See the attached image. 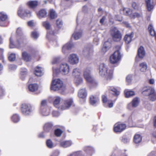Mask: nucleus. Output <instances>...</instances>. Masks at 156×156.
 <instances>
[{
    "mask_svg": "<svg viewBox=\"0 0 156 156\" xmlns=\"http://www.w3.org/2000/svg\"><path fill=\"white\" fill-rule=\"evenodd\" d=\"M23 33L21 29L18 28L16 34H12L9 39V47L10 48L20 47L24 43L25 38L23 36Z\"/></svg>",
    "mask_w": 156,
    "mask_h": 156,
    "instance_id": "1",
    "label": "nucleus"
},
{
    "mask_svg": "<svg viewBox=\"0 0 156 156\" xmlns=\"http://www.w3.org/2000/svg\"><path fill=\"white\" fill-rule=\"evenodd\" d=\"M99 70L100 75L104 77L106 80H110L112 79L113 70L108 69L104 63L100 64Z\"/></svg>",
    "mask_w": 156,
    "mask_h": 156,
    "instance_id": "2",
    "label": "nucleus"
},
{
    "mask_svg": "<svg viewBox=\"0 0 156 156\" xmlns=\"http://www.w3.org/2000/svg\"><path fill=\"white\" fill-rule=\"evenodd\" d=\"M51 89L54 91L59 90L63 92L66 89V87L62 82L59 79L53 80L51 85Z\"/></svg>",
    "mask_w": 156,
    "mask_h": 156,
    "instance_id": "3",
    "label": "nucleus"
},
{
    "mask_svg": "<svg viewBox=\"0 0 156 156\" xmlns=\"http://www.w3.org/2000/svg\"><path fill=\"white\" fill-rule=\"evenodd\" d=\"M83 76L86 81L89 83L91 87H96L98 85V83L91 76L90 71L86 69L83 73Z\"/></svg>",
    "mask_w": 156,
    "mask_h": 156,
    "instance_id": "4",
    "label": "nucleus"
},
{
    "mask_svg": "<svg viewBox=\"0 0 156 156\" xmlns=\"http://www.w3.org/2000/svg\"><path fill=\"white\" fill-rule=\"evenodd\" d=\"M127 125L124 123L118 122L114 125L113 130L116 133H120L124 131L126 128Z\"/></svg>",
    "mask_w": 156,
    "mask_h": 156,
    "instance_id": "5",
    "label": "nucleus"
},
{
    "mask_svg": "<svg viewBox=\"0 0 156 156\" xmlns=\"http://www.w3.org/2000/svg\"><path fill=\"white\" fill-rule=\"evenodd\" d=\"M17 15L20 18L24 19L26 17H29L31 16V12L27 9H24L21 6L18 9Z\"/></svg>",
    "mask_w": 156,
    "mask_h": 156,
    "instance_id": "6",
    "label": "nucleus"
},
{
    "mask_svg": "<svg viewBox=\"0 0 156 156\" xmlns=\"http://www.w3.org/2000/svg\"><path fill=\"white\" fill-rule=\"evenodd\" d=\"M20 110L23 114L26 116L30 115L33 111L31 105L27 103L22 104Z\"/></svg>",
    "mask_w": 156,
    "mask_h": 156,
    "instance_id": "7",
    "label": "nucleus"
},
{
    "mask_svg": "<svg viewBox=\"0 0 156 156\" xmlns=\"http://www.w3.org/2000/svg\"><path fill=\"white\" fill-rule=\"evenodd\" d=\"M121 55L119 50L115 51L110 57L109 61L111 63L115 64L117 63L121 59Z\"/></svg>",
    "mask_w": 156,
    "mask_h": 156,
    "instance_id": "8",
    "label": "nucleus"
},
{
    "mask_svg": "<svg viewBox=\"0 0 156 156\" xmlns=\"http://www.w3.org/2000/svg\"><path fill=\"white\" fill-rule=\"evenodd\" d=\"M73 104V101L72 98H69L64 100L63 104L61 106V109L64 110L69 109Z\"/></svg>",
    "mask_w": 156,
    "mask_h": 156,
    "instance_id": "9",
    "label": "nucleus"
},
{
    "mask_svg": "<svg viewBox=\"0 0 156 156\" xmlns=\"http://www.w3.org/2000/svg\"><path fill=\"white\" fill-rule=\"evenodd\" d=\"M112 30L113 33H112L111 34L113 40L115 41H120L122 38V35L120 31L115 27Z\"/></svg>",
    "mask_w": 156,
    "mask_h": 156,
    "instance_id": "10",
    "label": "nucleus"
},
{
    "mask_svg": "<svg viewBox=\"0 0 156 156\" xmlns=\"http://www.w3.org/2000/svg\"><path fill=\"white\" fill-rule=\"evenodd\" d=\"M108 90L110 95L115 96L117 98L120 94V92L117 87L114 86H109L108 87Z\"/></svg>",
    "mask_w": 156,
    "mask_h": 156,
    "instance_id": "11",
    "label": "nucleus"
},
{
    "mask_svg": "<svg viewBox=\"0 0 156 156\" xmlns=\"http://www.w3.org/2000/svg\"><path fill=\"white\" fill-rule=\"evenodd\" d=\"M147 10L150 12L156 5V0H145Z\"/></svg>",
    "mask_w": 156,
    "mask_h": 156,
    "instance_id": "12",
    "label": "nucleus"
},
{
    "mask_svg": "<svg viewBox=\"0 0 156 156\" xmlns=\"http://www.w3.org/2000/svg\"><path fill=\"white\" fill-rule=\"evenodd\" d=\"M59 70L62 74H67L69 72V67L67 64H62L60 65Z\"/></svg>",
    "mask_w": 156,
    "mask_h": 156,
    "instance_id": "13",
    "label": "nucleus"
},
{
    "mask_svg": "<svg viewBox=\"0 0 156 156\" xmlns=\"http://www.w3.org/2000/svg\"><path fill=\"white\" fill-rule=\"evenodd\" d=\"M26 5L29 8L34 9L38 6V2L36 0H30L27 3Z\"/></svg>",
    "mask_w": 156,
    "mask_h": 156,
    "instance_id": "14",
    "label": "nucleus"
},
{
    "mask_svg": "<svg viewBox=\"0 0 156 156\" xmlns=\"http://www.w3.org/2000/svg\"><path fill=\"white\" fill-rule=\"evenodd\" d=\"M69 60L70 63L74 64L78 63L79 62V58L76 55L72 54L70 55L69 56Z\"/></svg>",
    "mask_w": 156,
    "mask_h": 156,
    "instance_id": "15",
    "label": "nucleus"
},
{
    "mask_svg": "<svg viewBox=\"0 0 156 156\" xmlns=\"http://www.w3.org/2000/svg\"><path fill=\"white\" fill-rule=\"evenodd\" d=\"M154 89L151 87H145L141 89L142 94L145 96H149L150 95L152 90Z\"/></svg>",
    "mask_w": 156,
    "mask_h": 156,
    "instance_id": "16",
    "label": "nucleus"
},
{
    "mask_svg": "<svg viewBox=\"0 0 156 156\" xmlns=\"http://www.w3.org/2000/svg\"><path fill=\"white\" fill-rule=\"evenodd\" d=\"M145 51L144 47L141 46L138 49L137 55L140 58H143L145 55Z\"/></svg>",
    "mask_w": 156,
    "mask_h": 156,
    "instance_id": "17",
    "label": "nucleus"
},
{
    "mask_svg": "<svg viewBox=\"0 0 156 156\" xmlns=\"http://www.w3.org/2000/svg\"><path fill=\"white\" fill-rule=\"evenodd\" d=\"M87 95V91L85 88L81 89L79 90L78 93V96L80 98H86Z\"/></svg>",
    "mask_w": 156,
    "mask_h": 156,
    "instance_id": "18",
    "label": "nucleus"
},
{
    "mask_svg": "<svg viewBox=\"0 0 156 156\" xmlns=\"http://www.w3.org/2000/svg\"><path fill=\"white\" fill-rule=\"evenodd\" d=\"M112 46V43L108 41H106L105 42L103 48H102V51L104 52H106Z\"/></svg>",
    "mask_w": 156,
    "mask_h": 156,
    "instance_id": "19",
    "label": "nucleus"
},
{
    "mask_svg": "<svg viewBox=\"0 0 156 156\" xmlns=\"http://www.w3.org/2000/svg\"><path fill=\"white\" fill-rule=\"evenodd\" d=\"M53 127V125L51 123H46L44 126V130L46 132L51 131Z\"/></svg>",
    "mask_w": 156,
    "mask_h": 156,
    "instance_id": "20",
    "label": "nucleus"
},
{
    "mask_svg": "<svg viewBox=\"0 0 156 156\" xmlns=\"http://www.w3.org/2000/svg\"><path fill=\"white\" fill-rule=\"evenodd\" d=\"M99 101V98L97 96L91 95L89 97V102L90 104L94 105Z\"/></svg>",
    "mask_w": 156,
    "mask_h": 156,
    "instance_id": "21",
    "label": "nucleus"
},
{
    "mask_svg": "<svg viewBox=\"0 0 156 156\" xmlns=\"http://www.w3.org/2000/svg\"><path fill=\"white\" fill-rule=\"evenodd\" d=\"M58 31V30H53L51 28H50V29L47 30V38H50L51 37L54 36L55 34L57 33Z\"/></svg>",
    "mask_w": 156,
    "mask_h": 156,
    "instance_id": "22",
    "label": "nucleus"
},
{
    "mask_svg": "<svg viewBox=\"0 0 156 156\" xmlns=\"http://www.w3.org/2000/svg\"><path fill=\"white\" fill-rule=\"evenodd\" d=\"M38 86L36 83H32L29 85L28 88L29 90L31 92H35L38 89Z\"/></svg>",
    "mask_w": 156,
    "mask_h": 156,
    "instance_id": "23",
    "label": "nucleus"
},
{
    "mask_svg": "<svg viewBox=\"0 0 156 156\" xmlns=\"http://www.w3.org/2000/svg\"><path fill=\"white\" fill-rule=\"evenodd\" d=\"M133 33L131 32L129 34H126L124 38V40L126 44H129L132 41L133 37Z\"/></svg>",
    "mask_w": 156,
    "mask_h": 156,
    "instance_id": "24",
    "label": "nucleus"
},
{
    "mask_svg": "<svg viewBox=\"0 0 156 156\" xmlns=\"http://www.w3.org/2000/svg\"><path fill=\"white\" fill-rule=\"evenodd\" d=\"M47 15L46 11L44 9H40L37 13V15L39 18H44L46 17Z\"/></svg>",
    "mask_w": 156,
    "mask_h": 156,
    "instance_id": "25",
    "label": "nucleus"
},
{
    "mask_svg": "<svg viewBox=\"0 0 156 156\" xmlns=\"http://www.w3.org/2000/svg\"><path fill=\"white\" fill-rule=\"evenodd\" d=\"M93 51L89 47L84 48L83 50V55L87 56H89L93 54Z\"/></svg>",
    "mask_w": 156,
    "mask_h": 156,
    "instance_id": "26",
    "label": "nucleus"
},
{
    "mask_svg": "<svg viewBox=\"0 0 156 156\" xmlns=\"http://www.w3.org/2000/svg\"><path fill=\"white\" fill-rule=\"evenodd\" d=\"M42 68L38 66L36 67L34 71V74L37 76H40L43 74Z\"/></svg>",
    "mask_w": 156,
    "mask_h": 156,
    "instance_id": "27",
    "label": "nucleus"
},
{
    "mask_svg": "<svg viewBox=\"0 0 156 156\" xmlns=\"http://www.w3.org/2000/svg\"><path fill=\"white\" fill-rule=\"evenodd\" d=\"M22 57L23 59L27 62L30 61L31 59L30 55L26 51H23L22 52Z\"/></svg>",
    "mask_w": 156,
    "mask_h": 156,
    "instance_id": "28",
    "label": "nucleus"
},
{
    "mask_svg": "<svg viewBox=\"0 0 156 156\" xmlns=\"http://www.w3.org/2000/svg\"><path fill=\"white\" fill-rule=\"evenodd\" d=\"M142 137L139 134H136L133 137V141L135 144H139L142 140Z\"/></svg>",
    "mask_w": 156,
    "mask_h": 156,
    "instance_id": "29",
    "label": "nucleus"
},
{
    "mask_svg": "<svg viewBox=\"0 0 156 156\" xmlns=\"http://www.w3.org/2000/svg\"><path fill=\"white\" fill-rule=\"evenodd\" d=\"M72 144V142L70 140L64 141L60 143V145L62 147L66 148L71 146Z\"/></svg>",
    "mask_w": 156,
    "mask_h": 156,
    "instance_id": "30",
    "label": "nucleus"
},
{
    "mask_svg": "<svg viewBox=\"0 0 156 156\" xmlns=\"http://www.w3.org/2000/svg\"><path fill=\"white\" fill-rule=\"evenodd\" d=\"M27 74V69L25 68H23L20 72V78L22 80H24Z\"/></svg>",
    "mask_w": 156,
    "mask_h": 156,
    "instance_id": "31",
    "label": "nucleus"
},
{
    "mask_svg": "<svg viewBox=\"0 0 156 156\" xmlns=\"http://www.w3.org/2000/svg\"><path fill=\"white\" fill-rule=\"evenodd\" d=\"M61 98L58 96L56 97L55 98L53 101V105L56 108H59V104L61 101Z\"/></svg>",
    "mask_w": 156,
    "mask_h": 156,
    "instance_id": "32",
    "label": "nucleus"
},
{
    "mask_svg": "<svg viewBox=\"0 0 156 156\" xmlns=\"http://www.w3.org/2000/svg\"><path fill=\"white\" fill-rule=\"evenodd\" d=\"M48 15L51 20L55 19L57 16L56 13L53 9H50L49 10Z\"/></svg>",
    "mask_w": 156,
    "mask_h": 156,
    "instance_id": "33",
    "label": "nucleus"
},
{
    "mask_svg": "<svg viewBox=\"0 0 156 156\" xmlns=\"http://www.w3.org/2000/svg\"><path fill=\"white\" fill-rule=\"evenodd\" d=\"M150 100L152 101H154L156 100V93L154 89L152 90L149 96Z\"/></svg>",
    "mask_w": 156,
    "mask_h": 156,
    "instance_id": "34",
    "label": "nucleus"
},
{
    "mask_svg": "<svg viewBox=\"0 0 156 156\" xmlns=\"http://www.w3.org/2000/svg\"><path fill=\"white\" fill-rule=\"evenodd\" d=\"M42 26L47 30L50 29L51 28V26L50 23L48 21H43L42 23Z\"/></svg>",
    "mask_w": 156,
    "mask_h": 156,
    "instance_id": "35",
    "label": "nucleus"
},
{
    "mask_svg": "<svg viewBox=\"0 0 156 156\" xmlns=\"http://www.w3.org/2000/svg\"><path fill=\"white\" fill-rule=\"evenodd\" d=\"M72 46V45L70 43L66 44L63 46L62 49V51L65 53L67 50L71 49Z\"/></svg>",
    "mask_w": 156,
    "mask_h": 156,
    "instance_id": "36",
    "label": "nucleus"
},
{
    "mask_svg": "<svg viewBox=\"0 0 156 156\" xmlns=\"http://www.w3.org/2000/svg\"><path fill=\"white\" fill-rule=\"evenodd\" d=\"M148 30L150 35L152 36L154 35L156 33L154 27L151 24H150L149 25L148 27Z\"/></svg>",
    "mask_w": 156,
    "mask_h": 156,
    "instance_id": "37",
    "label": "nucleus"
},
{
    "mask_svg": "<svg viewBox=\"0 0 156 156\" xmlns=\"http://www.w3.org/2000/svg\"><path fill=\"white\" fill-rule=\"evenodd\" d=\"M139 68L141 72H145L147 68V65L145 62L141 63L139 64Z\"/></svg>",
    "mask_w": 156,
    "mask_h": 156,
    "instance_id": "38",
    "label": "nucleus"
},
{
    "mask_svg": "<svg viewBox=\"0 0 156 156\" xmlns=\"http://www.w3.org/2000/svg\"><path fill=\"white\" fill-rule=\"evenodd\" d=\"M139 102L140 100L139 98L137 97L134 98L131 102L132 106L133 107H136L138 105Z\"/></svg>",
    "mask_w": 156,
    "mask_h": 156,
    "instance_id": "39",
    "label": "nucleus"
},
{
    "mask_svg": "<svg viewBox=\"0 0 156 156\" xmlns=\"http://www.w3.org/2000/svg\"><path fill=\"white\" fill-rule=\"evenodd\" d=\"M124 93L125 97L127 98L134 96L135 94L134 91L130 90H125Z\"/></svg>",
    "mask_w": 156,
    "mask_h": 156,
    "instance_id": "40",
    "label": "nucleus"
},
{
    "mask_svg": "<svg viewBox=\"0 0 156 156\" xmlns=\"http://www.w3.org/2000/svg\"><path fill=\"white\" fill-rule=\"evenodd\" d=\"M83 82V80L82 78L80 77V76L75 77V84L76 86H78Z\"/></svg>",
    "mask_w": 156,
    "mask_h": 156,
    "instance_id": "41",
    "label": "nucleus"
},
{
    "mask_svg": "<svg viewBox=\"0 0 156 156\" xmlns=\"http://www.w3.org/2000/svg\"><path fill=\"white\" fill-rule=\"evenodd\" d=\"M56 24L58 28V30H57L58 31L62 27L63 23L61 20L58 19L56 20Z\"/></svg>",
    "mask_w": 156,
    "mask_h": 156,
    "instance_id": "42",
    "label": "nucleus"
},
{
    "mask_svg": "<svg viewBox=\"0 0 156 156\" xmlns=\"http://www.w3.org/2000/svg\"><path fill=\"white\" fill-rule=\"evenodd\" d=\"M123 11L124 14L125 15L130 16V15H132V11L130 9L124 8L123 9Z\"/></svg>",
    "mask_w": 156,
    "mask_h": 156,
    "instance_id": "43",
    "label": "nucleus"
},
{
    "mask_svg": "<svg viewBox=\"0 0 156 156\" xmlns=\"http://www.w3.org/2000/svg\"><path fill=\"white\" fill-rule=\"evenodd\" d=\"M82 30H80L78 32H76L74 33L73 34L74 38L75 40H78L80 37L82 35Z\"/></svg>",
    "mask_w": 156,
    "mask_h": 156,
    "instance_id": "44",
    "label": "nucleus"
},
{
    "mask_svg": "<svg viewBox=\"0 0 156 156\" xmlns=\"http://www.w3.org/2000/svg\"><path fill=\"white\" fill-rule=\"evenodd\" d=\"M47 101L45 100H42L41 103L40 109L42 113H43V109L44 108V107L47 106Z\"/></svg>",
    "mask_w": 156,
    "mask_h": 156,
    "instance_id": "45",
    "label": "nucleus"
},
{
    "mask_svg": "<svg viewBox=\"0 0 156 156\" xmlns=\"http://www.w3.org/2000/svg\"><path fill=\"white\" fill-rule=\"evenodd\" d=\"M11 119L14 122H17L19 121L20 118L19 116L16 114L13 115L11 118Z\"/></svg>",
    "mask_w": 156,
    "mask_h": 156,
    "instance_id": "46",
    "label": "nucleus"
},
{
    "mask_svg": "<svg viewBox=\"0 0 156 156\" xmlns=\"http://www.w3.org/2000/svg\"><path fill=\"white\" fill-rule=\"evenodd\" d=\"M62 133V131L58 128L55 129L54 131L55 135L57 137L60 136Z\"/></svg>",
    "mask_w": 156,
    "mask_h": 156,
    "instance_id": "47",
    "label": "nucleus"
},
{
    "mask_svg": "<svg viewBox=\"0 0 156 156\" xmlns=\"http://www.w3.org/2000/svg\"><path fill=\"white\" fill-rule=\"evenodd\" d=\"M73 73L75 77L80 76V70L77 68L74 69Z\"/></svg>",
    "mask_w": 156,
    "mask_h": 156,
    "instance_id": "48",
    "label": "nucleus"
},
{
    "mask_svg": "<svg viewBox=\"0 0 156 156\" xmlns=\"http://www.w3.org/2000/svg\"><path fill=\"white\" fill-rule=\"evenodd\" d=\"M46 144L47 146L49 148H52L53 146V144L50 139H48L47 140Z\"/></svg>",
    "mask_w": 156,
    "mask_h": 156,
    "instance_id": "49",
    "label": "nucleus"
},
{
    "mask_svg": "<svg viewBox=\"0 0 156 156\" xmlns=\"http://www.w3.org/2000/svg\"><path fill=\"white\" fill-rule=\"evenodd\" d=\"M132 8L136 10H138L139 8V5L135 2H133L132 3Z\"/></svg>",
    "mask_w": 156,
    "mask_h": 156,
    "instance_id": "50",
    "label": "nucleus"
},
{
    "mask_svg": "<svg viewBox=\"0 0 156 156\" xmlns=\"http://www.w3.org/2000/svg\"><path fill=\"white\" fill-rule=\"evenodd\" d=\"M141 16V14L138 12H135L132 15H130V17L131 19H135V18H139Z\"/></svg>",
    "mask_w": 156,
    "mask_h": 156,
    "instance_id": "51",
    "label": "nucleus"
},
{
    "mask_svg": "<svg viewBox=\"0 0 156 156\" xmlns=\"http://www.w3.org/2000/svg\"><path fill=\"white\" fill-rule=\"evenodd\" d=\"M31 36L32 37L36 39L38 37L39 34L37 31L35 30L31 32Z\"/></svg>",
    "mask_w": 156,
    "mask_h": 156,
    "instance_id": "52",
    "label": "nucleus"
},
{
    "mask_svg": "<svg viewBox=\"0 0 156 156\" xmlns=\"http://www.w3.org/2000/svg\"><path fill=\"white\" fill-rule=\"evenodd\" d=\"M8 59L10 61H13L16 59V55L14 54L11 53L8 57Z\"/></svg>",
    "mask_w": 156,
    "mask_h": 156,
    "instance_id": "53",
    "label": "nucleus"
},
{
    "mask_svg": "<svg viewBox=\"0 0 156 156\" xmlns=\"http://www.w3.org/2000/svg\"><path fill=\"white\" fill-rule=\"evenodd\" d=\"M93 148L90 146H87L86 147L85 149V151L88 153H91L93 151Z\"/></svg>",
    "mask_w": 156,
    "mask_h": 156,
    "instance_id": "54",
    "label": "nucleus"
},
{
    "mask_svg": "<svg viewBox=\"0 0 156 156\" xmlns=\"http://www.w3.org/2000/svg\"><path fill=\"white\" fill-rule=\"evenodd\" d=\"M117 100V98L115 99V100L113 101L112 100H109V101L108 102V106L109 108H112L113 105V103L115 102V101Z\"/></svg>",
    "mask_w": 156,
    "mask_h": 156,
    "instance_id": "55",
    "label": "nucleus"
},
{
    "mask_svg": "<svg viewBox=\"0 0 156 156\" xmlns=\"http://www.w3.org/2000/svg\"><path fill=\"white\" fill-rule=\"evenodd\" d=\"M102 100L103 103L105 104H106L108 101H109V100H108L107 97L104 95L102 96Z\"/></svg>",
    "mask_w": 156,
    "mask_h": 156,
    "instance_id": "56",
    "label": "nucleus"
},
{
    "mask_svg": "<svg viewBox=\"0 0 156 156\" xmlns=\"http://www.w3.org/2000/svg\"><path fill=\"white\" fill-rule=\"evenodd\" d=\"M132 76L131 75H129L126 78V81L128 83H130L132 80Z\"/></svg>",
    "mask_w": 156,
    "mask_h": 156,
    "instance_id": "57",
    "label": "nucleus"
},
{
    "mask_svg": "<svg viewBox=\"0 0 156 156\" xmlns=\"http://www.w3.org/2000/svg\"><path fill=\"white\" fill-rule=\"evenodd\" d=\"M3 51L4 50L2 48H0V53L1 54V55H0V59L2 60V62H4V57L3 55H2V53H3Z\"/></svg>",
    "mask_w": 156,
    "mask_h": 156,
    "instance_id": "58",
    "label": "nucleus"
},
{
    "mask_svg": "<svg viewBox=\"0 0 156 156\" xmlns=\"http://www.w3.org/2000/svg\"><path fill=\"white\" fill-rule=\"evenodd\" d=\"M106 19V17L105 16H103L102 18L100 19V23L101 25H102L104 24V23Z\"/></svg>",
    "mask_w": 156,
    "mask_h": 156,
    "instance_id": "59",
    "label": "nucleus"
},
{
    "mask_svg": "<svg viewBox=\"0 0 156 156\" xmlns=\"http://www.w3.org/2000/svg\"><path fill=\"white\" fill-rule=\"evenodd\" d=\"M129 139L126 137H124L122 138V141L124 143H127L129 141Z\"/></svg>",
    "mask_w": 156,
    "mask_h": 156,
    "instance_id": "60",
    "label": "nucleus"
},
{
    "mask_svg": "<svg viewBox=\"0 0 156 156\" xmlns=\"http://www.w3.org/2000/svg\"><path fill=\"white\" fill-rule=\"evenodd\" d=\"M153 123L154 127L156 128V116H155L153 118Z\"/></svg>",
    "mask_w": 156,
    "mask_h": 156,
    "instance_id": "61",
    "label": "nucleus"
},
{
    "mask_svg": "<svg viewBox=\"0 0 156 156\" xmlns=\"http://www.w3.org/2000/svg\"><path fill=\"white\" fill-rule=\"evenodd\" d=\"M122 23L127 27H130L129 24L127 22L124 21L122 22Z\"/></svg>",
    "mask_w": 156,
    "mask_h": 156,
    "instance_id": "62",
    "label": "nucleus"
},
{
    "mask_svg": "<svg viewBox=\"0 0 156 156\" xmlns=\"http://www.w3.org/2000/svg\"><path fill=\"white\" fill-rule=\"evenodd\" d=\"M27 24L30 27H33L34 26V23L32 21H30L27 22Z\"/></svg>",
    "mask_w": 156,
    "mask_h": 156,
    "instance_id": "63",
    "label": "nucleus"
},
{
    "mask_svg": "<svg viewBox=\"0 0 156 156\" xmlns=\"http://www.w3.org/2000/svg\"><path fill=\"white\" fill-rule=\"evenodd\" d=\"M79 154L78 152H75L70 154V156H79Z\"/></svg>",
    "mask_w": 156,
    "mask_h": 156,
    "instance_id": "64",
    "label": "nucleus"
}]
</instances>
